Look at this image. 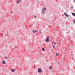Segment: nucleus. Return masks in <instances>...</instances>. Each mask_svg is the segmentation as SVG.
<instances>
[{
    "mask_svg": "<svg viewBox=\"0 0 75 75\" xmlns=\"http://www.w3.org/2000/svg\"><path fill=\"white\" fill-rule=\"evenodd\" d=\"M46 11V8H44L42 9V13H45L44 11Z\"/></svg>",
    "mask_w": 75,
    "mask_h": 75,
    "instance_id": "nucleus-1",
    "label": "nucleus"
},
{
    "mask_svg": "<svg viewBox=\"0 0 75 75\" xmlns=\"http://www.w3.org/2000/svg\"><path fill=\"white\" fill-rule=\"evenodd\" d=\"M45 41L46 42H48V41H50V40H49V38L47 37V38L45 40Z\"/></svg>",
    "mask_w": 75,
    "mask_h": 75,
    "instance_id": "nucleus-2",
    "label": "nucleus"
},
{
    "mask_svg": "<svg viewBox=\"0 0 75 75\" xmlns=\"http://www.w3.org/2000/svg\"><path fill=\"white\" fill-rule=\"evenodd\" d=\"M41 69L40 68H39L38 69V72H41Z\"/></svg>",
    "mask_w": 75,
    "mask_h": 75,
    "instance_id": "nucleus-3",
    "label": "nucleus"
},
{
    "mask_svg": "<svg viewBox=\"0 0 75 75\" xmlns=\"http://www.w3.org/2000/svg\"><path fill=\"white\" fill-rule=\"evenodd\" d=\"M32 31L33 33H35L36 32H37V30H32Z\"/></svg>",
    "mask_w": 75,
    "mask_h": 75,
    "instance_id": "nucleus-4",
    "label": "nucleus"
},
{
    "mask_svg": "<svg viewBox=\"0 0 75 75\" xmlns=\"http://www.w3.org/2000/svg\"><path fill=\"white\" fill-rule=\"evenodd\" d=\"M49 69H52V67H51V66H49Z\"/></svg>",
    "mask_w": 75,
    "mask_h": 75,
    "instance_id": "nucleus-5",
    "label": "nucleus"
},
{
    "mask_svg": "<svg viewBox=\"0 0 75 75\" xmlns=\"http://www.w3.org/2000/svg\"><path fill=\"white\" fill-rule=\"evenodd\" d=\"M20 1H21V0H19V1H17V3H20Z\"/></svg>",
    "mask_w": 75,
    "mask_h": 75,
    "instance_id": "nucleus-6",
    "label": "nucleus"
},
{
    "mask_svg": "<svg viewBox=\"0 0 75 75\" xmlns=\"http://www.w3.org/2000/svg\"><path fill=\"white\" fill-rule=\"evenodd\" d=\"M11 71L12 72H14L15 71V70H14V69H12Z\"/></svg>",
    "mask_w": 75,
    "mask_h": 75,
    "instance_id": "nucleus-7",
    "label": "nucleus"
},
{
    "mask_svg": "<svg viewBox=\"0 0 75 75\" xmlns=\"http://www.w3.org/2000/svg\"><path fill=\"white\" fill-rule=\"evenodd\" d=\"M39 34H41V30H40L39 31Z\"/></svg>",
    "mask_w": 75,
    "mask_h": 75,
    "instance_id": "nucleus-8",
    "label": "nucleus"
},
{
    "mask_svg": "<svg viewBox=\"0 0 75 75\" xmlns=\"http://www.w3.org/2000/svg\"><path fill=\"white\" fill-rule=\"evenodd\" d=\"M72 14L73 16H75V13H73Z\"/></svg>",
    "mask_w": 75,
    "mask_h": 75,
    "instance_id": "nucleus-9",
    "label": "nucleus"
},
{
    "mask_svg": "<svg viewBox=\"0 0 75 75\" xmlns=\"http://www.w3.org/2000/svg\"><path fill=\"white\" fill-rule=\"evenodd\" d=\"M3 64H6V62H4V61L2 62Z\"/></svg>",
    "mask_w": 75,
    "mask_h": 75,
    "instance_id": "nucleus-10",
    "label": "nucleus"
},
{
    "mask_svg": "<svg viewBox=\"0 0 75 75\" xmlns=\"http://www.w3.org/2000/svg\"><path fill=\"white\" fill-rule=\"evenodd\" d=\"M56 56H58V55H59V54L57 53H56Z\"/></svg>",
    "mask_w": 75,
    "mask_h": 75,
    "instance_id": "nucleus-11",
    "label": "nucleus"
},
{
    "mask_svg": "<svg viewBox=\"0 0 75 75\" xmlns=\"http://www.w3.org/2000/svg\"><path fill=\"white\" fill-rule=\"evenodd\" d=\"M4 58H5V59H8V58L7 57H5Z\"/></svg>",
    "mask_w": 75,
    "mask_h": 75,
    "instance_id": "nucleus-12",
    "label": "nucleus"
},
{
    "mask_svg": "<svg viewBox=\"0 0 75 75\" xmlns=\"http://www.w3.org/2000/svg\"><path fill=\"white\" fill-rule=\"evenodd\" d=\"M53 42H54V45H56V42H55L53 41Z\"/></svg>",
    "mask_w": 75,
    "mask_h": 75,
    "instance_id": "nucleus-13",
    "label": "nucleus"
},
{
    "mask_svg": "<svg viewBox=\"0 0 75 75\" xmlns=\"http://www.w3.org/2000/svg\"><path fill=\"white\" fill-rule=\"evenodd\" d=\"M73 23H75V19H74V20Z\"/></svg>",
    "mask_w": 75,
    "mask_h": 75,
    "instance_id": "nucleus-14",
    "label": "nucleus"
},
{
    "mask_svg": "<svg viewBox=\"0 0 75 75\" xmlns=\"http://www.w3.org/2000/svg\"><path fill=\"white\" fill-rule=\"evenodd\" d=\"M64 15H66V14H67V13H64Z\"/></svg>",
    "mask_w": 75,
    "mask_h": 75,
    "instance_id": "nucleus-15",
    "label": "nucleus"
},
{
    "mask_svg": "<svg viewBox=\"0 0 75 75\" xmlns=\"http://www.w3.org/2000/svg\"><path fill=\"white\" fill-rule=\"evenodd\" d=\"M65 16H66V17H68V15H67V14H66V15H65Z\"/></svg>",
    "mask_w": 75,
    "mask_h": 75,
    "instance_id": "nucleus-16",
    "label": "nucleus"
},
{
    "mask_svg": "<svg viewBox=\"0 0 75 75\" xmlns=\"http://www.w3.org/2000/svg\"><path fill=\"white\" fill-rule=\"evenodd\" d=\"M52 47H53L54 48H55V46L53 45Z\"/></svg>",
    "mask_w": 75,
    "mask_h": 75,
    "instance_id": "nucleus-17",
    "label": "nucleus"
},
{
    "mask_svg": "<svg viewBox=\"0 0 75 75\" xmlns=\"http://www.w3.org/2000/svg\"><path fill=\"white\" fill-rule=\"evenodd\" d=\"M42 50H43V51H44V48H42Z\"/></svg>",
    "mask_w": 75,
    "mask_h": 75,
    "instance_id": "nucleus-18",
    "label": "nucleus"
},
{
    "mask_svg": "<svg viewBox=\"0 0 75 75\" xmlns=\"http://www.w3.org/2000/svg\"><path fill=\"white\" fill-rule=\"evenodd\" d=\"M58 64H59V63H60L59 62H58Z\"/></svg>",
    "mask_w": 75,
    "mask_h": 75,
    "instance_id": "nucleus-19",
    "label": "nucleus"
},
{
    "mask_svg": "<svg viewBox=\"0 0 75 75\" xmlns=\"http://www.w3.org/2000/svg\"><path fill=\"white\" fill-rule=\"evenodd\" d=\"M34 17H35V18H36V16H34Z\"/></svg>",
    "mask_w": 75,
    "mask_h": 75,
    "instance_id": "nucleus-20",
    "label": "nucleus"
},
{
    "mask_svg": "<svg viewBox=\"0 0 75 75\" xmlns=\"http://www.w3.org/2000/svg\"><path fill=\"white\" fill-rule=\"evenodd\" d=\"M48 37H49V36H48Z\"/></svg>",
    "mask_w": 75,
    "mask_h": 75,
    "instance_id": "nucleus-21",
    "label": "nucleus"
}]
</instances>
